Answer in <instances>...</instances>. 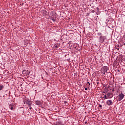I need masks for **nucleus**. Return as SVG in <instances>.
Wrapping results in <instances>:
<instances>
[{
    "instance_id": "obj_35",
    "label": "nucleus",
    "mask_w": 125,
    "mask_h": 125,
    "mask_svg": "<svg viewBox=\"0 0 125 125\" xmlns=\"http://www.w3.org/2000/svg\"><path fill=\"white\" fill-rule=\"evenodd\" d=\"M117 72H120V69H118Z\"/></svg>"
},
{
    "instance_id": "obj_17",
    "label": "nucleus",
    "mask_w": 125,
    "mask_h": 125,
    "mask_svg": "<svg viewBox=\"0 0 125 125\" xmlns=\"http://www.w3.org/2000/svg\"><path fill=\"white\" fill-rule=\"evenodd\" d=\"M97 36L101 37V36H103V35H102V33L99 32V33H97Z\"/></svg>"
},
{
    "instance_id": "obj_25",
    "label": "nucleus",
    "mask_w": 125,
    "mask_h": 125,
    "mask_svg": "<svg viewBox=\"0 0 125 125\" xmlns=\"http://www.w3.org/2000/svg\"><path fill=\"white\" fill-rule=\"evenodd\" d=\"M97 11H99V7H97L96 8Z\"/></svg>"
},
{
    "instance_id": "obj_21",
    "label": "nucleus",
    "mask_w": 125,
    "mask_h": 125,
    "mask_svg": "<svg viewBox=\"0 0 125 125\" xmlns=\"http://www.w3.org/2000/svg\"><path fill=\"white\" fill-rule=\"evenodd\" d=\"M99 107L101 108V109H102V105L99 104Z\"/></svg>"
},
{
    "instance_id": "obj_32",
    "label": "nucleus",
    "mask_w": 125,
    "mask_h": 125,
    "mask_svg": "<svg viewBox=\"0 0 125 125\" xmlns=\"http://www.w3.org/2000/svg\"><path fill=\"white\" fill-rule=\"evenodd\" d=\"M104 72L103 74L105 75V73H106V72Z\"/></svg>"
},
{
    "instance_id": "obj_18",
    "label": "nucleus",
    "mask_w": 125,
    "mask_h": 125,
    "mask_svg": "<svg viewBox=\"0 0 125 125\" xmlns=\"http://www.w3.org/2000/svg\"><path fill=\"white\" fill-rule=\"evenodd\" d=\"M54 47L55 49H57V48H58V45H54Z\"/></svg>"
},
{
    "instance_id": "obj_5",
    "label": "nucleus",
    "mask_w": 125,
    "mask_h": 125,
    "mask_svg": "<svg viewBox=\"0 0 125 125\" xmlns=\"http://www.w3.org/2000/svg\"><path fill=\"white\" fill-rule=\"evenodd\" d=\"M41 12L43 16H47V15H48V14H49L48 12H47V11H46V10H42Z\"/></svg>"
},
{
    "instance_id": "obj_44",
    "label": "nucleus",
    "mask_w": 125,
    "mask_h": 125,
    "mask_svg": "<svg viewBox=\"0 0 125 125\" xmlns=\"http://www.w3.org/2000/svg\"><path fill=\"white\" fill-rule=\"evenodd\" d=\"M78 51H80V50H78Z\"/></svg>"
},
{
    "instance_id": "obj_30",
    "label": "nucleus",
    "mask_w": 125,
    "mask_h": 125,
    "mask_svg": "<svg viewBox=\"0 0 125 125\" xmlns=\"http://www.w3.org/2000/svg\"><path fill=\"white\" fill-rule=\"evenodd\" d=\"M112 91V92H114V91H115V89H113Z\"/></svg>"
},
{
    "instance_id": "obj_23",
    "label": "nucleus",
    "mask_w": 125,
    "mask_h": 125,
    "mask_svg": "<svg viewBox=\"0 0 125 125\" xmlns=\"http://www.w3.org/2000/svg\"><path fill=\"white\" fill-rule=\"evenodd\" d=\"M88 89H89V87H90V85H88V86H87Z\"/></svg>"
},
{
    "instance_id": "obj_16",
    "label": "nucleus",
    "mask_w": 125,
    "mask_h": 125,
    "mask_svg": "<svg viewBox=\"0 0 125 125\" xmlns=\"http://www.w3.org/2000/svg\"><path fill=\"white\" fill-rule=\"evenodd\" d=\"M4 87V86H3V85H0V90H2Z\"/></svg>"
},
{
    "instance_id": "obj_3",
    "label": "nucleus",
    "mask_w": 125,
    "mask_h": 125,
    "mask_svg": "<svg viewBox=\"0 0 125 125\" xmlns=\"http://www.w3.org/2000/svg\"><path fill=\"white\" fill-rule=\"evenodd\" d=\"M106 40H107V37H106V36H105L103 35V36H100L99 38V42L101 43H103V42H105Z\"/></svg>"
},
{
    "instance_id": "obj_33",
    "label": "nucleus",
    "mask_w": 125,
    "mask_h": 125,
    "mask_svg": "<svg viewBox=\"0 0 125 125\" xmlns=\"http://www.w3.org/2000/svg\"><path fill=\"white\" fill-rule=\"evenodd\" d=\"M32 109V107L30 106L29 107V109L31 110Z\"/></svg>"
},
{
    "instance_id": "obj_7",
    "label": "nucleus",
    "mask_w": 125,
    "mask_h": 125,
    "mask_svg": "<svg viewBox=\"0 0 125 125\" xmlns=\"http://www.w3.org/2000/svg\"><path fill=\"white\" fill-rule=\"evenodd\" d=\"M106 104H107L108 106H112V105H113V102H112V100H107L106 101Z\"/></svg>"
},
{
    "instance_id": "obj_2",
    "label": "nucleus",
    "mask_w": 125,
    "mask_h": 125,
    "mask_svg": "<svg viewBox=\"0 0 125 125\" xmlns=\"http://www.w3.org/2000/svg\"><path fill=\"white\" fill-rule=\"evenodd\" d=\"M103 95H104V97H103L104 99L105 100V99H110L114 96V95L112 93H108V91H106L105 92V95L103 94Z\"/></svg>"
},
{
    "instance_id": "obj_26",
    "label": "nucleus",
    "mask_w": 125,
    "mask_h": 125,
    "mask_svg": "<svg viewBox=\"0 0 125 125\" xmlns=\"http://www.w3.org/2000/svg\"><path fill=\"white\" fill-rule=\"evenodd\" d=\"M124 40H125V35H124L123 37Z\"/></svg>"
},
{
    "instance_id": "obj_6",
    "label": "nucleus",
    "mask_w": 125,
    "mask_h": 125,
    "mask_svg": "<svg viewBox=\"0 0 125 125\" xmlns=\"http://www.w3.org/2000/svg\"><path fill=\"white\" fill-rule=\"evenodd\" d=\"M102 70L103 72H107V71L109 70V67H108V66H104L102 67Z\"/></svg>"
},
{
    "instance_id": "obj_24",
    "label": "nucleus",
    "mask_w": 125,
    "mask_h": 125,
    "mask_svg": "<svg viewBox=\"0 0 125 125\" xmlns=\"http://www.w3.org/2000/svg\"><path fill=\"white\" fill-rule=\"evenodd\" d=\"M84 88H85V90H87V89H88V88L86 87H84Z\"/></svg>"
},
{
    "instance_id": "obj_40",
    "label": "nucleus",
    "mask_w": 125,
    "mask_h": 125,
    "mask_svg": "<svg viewBox=\"0 0 125 125\" xmlns=\"http://www.w3.org/2000/svg\"><path fill=\"white\" fill-rule=\"evenodd\" d=\"M27 72H29V70L26 71Z\"/></svg>"
},
{
    "instance_id": "obj_13",
    "label": "nucleus",
    "mask_w": 125,
    "mask_h": 125,
    "mask_svg": "<svg viewBox=\"0 0 125 125\" xmlns=\"http://www.w3.org/2000/svg\"><path fill=\"white\" fill-rule=\"evenodd\" d=\"M61 39L62 40V41H65V40H66V38H65V35H62Z\"/></svg>"
},
{
    "instance_id": "obj_36",
    "label": "nucleus",
    "mask_w": 125,
    "mask_h": 125,
    "mask_svg": "<svg viewBox=\"0 0 125 125\" xmlns=\"http://www.w3.org/2000/svg\"><path fill=\"white\" fill-rule=\"evenodd\" d=\"M70 43H72L71 42H69V44H70Z\"/></svg>"
},
{
    "instance_id": "obj_14",
    "label": "nucleus",
    "mask_w": 125,
    "mask_h": 125,
    "mask_svg": "<svg viewBox=\"0 0 125 125\" xmlns=\"http://www.w3.org/2000/svg\"><path fill=\"white\" fill-rule=\"evenodd\" d=\"M121 58V59L123 61H124V62H125V56H122Z\"/></svg>"
},
{
    "instance_id": "obj_29",
    "label": "nucleus",
    "mask_w": 125,
    "mask_h": 125,
    "mask_svg": "<svg viewBox=\"0 0 125 125\" xmlns=\"http://www.w3.org/2000/svg\"><path fill=\"white\" fill-rule=\"evenodd\" d=\"M66 60H67V61H70V60H71V59H67Z\"/></svg>"
},
{
    "instance_id": "obj_31",
    "label": "nucleus",
    "mask_w": 125,
    "mask_h": 125,
    "mask_svg": "<svg viewBox=\"0 0 125 125\" xmlns=\"http://www.w3.org/2000/svg\"><path fill=\"white\" fill-rule=\"evenodd\" d=\"M116 49H118V50H119V49H120L118 47H116Z\"/></svg>"
},
{
    "instance_id": "obj_11",
    "label": "nucleus",
    "mask_w": 125,
    "mask_h": 125,
    "mask_svg": "<svg viewBox=\"0 0 125 125\" xmlns=\"http://www.w3.org/2000/svg\"><path fill=\"white\" fill-rule=\"evenodd\" d=\"M51 20H52L53 21H54V22H55V21H56V17H54L53 16H51L50 18Z\"/></svg>"
},
{
    "instance_id": "obj_27",
    "label": "nucleus",
    "mask_w": 125,
    "mask_h": 125,
    "mask_svg": "<svg viewBox=\"0 0 125 125\" xmlns=\"http://www.w3.org/2000/svg\"><path fill=\"white\" fill-rule=\"evenodd\" d=\"M87 83H88V85H90V83H89V82H87Z\"/></svg>"
},
{
    "instance_id": "obj_1",
    "label": "nucleus",
    "mask_w": 125,
    "mask_h": 125,
    "mask_svg": "<svg viewBox=\"0 0 125 125\" xmlns=\"http://www.w3.org/2000/svg\"><path fill=\"white\" fill-rule=\"evenodd\" d=\"M23 103L25 105H27L29 107L32 106V101L30 99L25 97L23 100Z\"/></svg>"
},
{
    "instance_id": "obj_37",
    "label": "nucleus",
    "mask_w": 125,
    "mask_h": 125,
    "mask_svg": "<svg viewBox=\"0 0 125 125\" xmlns=\"http://www.w3.org/2000/svg\"><path fill=\"white\" fill-rule=\"evenodd\" d=\"M91 7L92 8H94V6H92Z\"/></svg>"
},
{
    "instance_id": "obj_41",
    "label": "nucleus",
    "mask_w": 125,
    "mask_h": 125,
    "mask_svg": "<svg viewBox=\"0 0 125 125\" xmlns=\"http://www.w3.org/2000/svg\"><path fill=\"white\" fill-rule=\"evenodd\" d=\"M124 45H125V43H124Z\"/></svg>"
},
{
    "instance_id": "obj_10",
    "label": "nucleus",
    "mask_w": 125,
    "mask_h": 125,
    "mask_svg": "<svg viewBox=\"0 0 125 125\" xmlns=\"http://www.w3.org/2000/svg\"><path fill=\"white\" fill-rule=\"evenodd\" d=\"M35 103L36 105H38L39 106H41V105H42V102H41V101H36Z\"/></svg>"
},
{
    "instance_id": "obj_39",
    "label": "nucleus",
    "mask_w": 125,
    "mask_h": 125,
    "mask_svg": "<svg viewBox=\"0 0 125 125\" xmlns=\"http://www.w3.org/2000/svg\"><path fill=\"white\" fill-rule=\"evenodd\" d=\"M104 86H106V85H104Z\"/></svg>"
},
{
    "instance_id": "obj_38",
    "label": "nucleus",
    "mask_w": 125,
    "mask_h": 125,
    "mask_svg": "<svg viewBox=\"0 0 125 125\" xmlns=\"http://www.w3.org/2000/svg\"><path fill=\"white\" fill-rule=\"evenodd\" d=\"M113 66H115V64L113 63Z\"/></svg>"
},
{
    "instance_id": "obj_8",
    "label": "nucleus",
    "mask_w": 125,
    "mask_h": 125,
    "mask_svg": "<svg viewBox=\"0 0 125 125\" xmlns=\"http://www.w3.org/2000/svg\"><path fill=\"white\" fill-rule=\"evenodd\" d=\"M80 47V46L78 43H75L73 44V48H75L76 50H79V48Z\"/></svg>"
},
{
    "instance_id": "obj_22",
    "label": "nucleus",
    "mask_w": 125,
    "mask_h": 125,
    "mask_svg": "<svg viewBox=\"0 0 125 125\" xmlns=\"http://www.w3.org/2000/svg\"><path fill=\"white\" fill-rule=\"evenodd\" d=\"M91 12H92V13H94V12H95V10H93L91 11Z\"/></svg>"
},
{
    "instance_id": "obj_9",
    "label": "nucleus",
    "mask_w": 125,
    "mask_h": 125,
    "mask_svg": "<svg viewBox=\"0 0 125 125\" xmlns=\"http://www.w3.org/2000/svg\"><path fill=\"white\" fill-rule=\"evenodd\" d=\"M9 108L10 109V110H14L15 109V106L14 104H11L9 105Z\"/></svg>"
},
{
    "instance_id": "obj_43",
    "label": "nucleus",
    "mask_w": 125,
    "mask_h": 125,
    "mask_svg": "<svg viewBox=\"0 0 125 125\" xmlns=\"http://www.w3.org/2000/svg\"><path fill=\"white\" fill-rule=\"evenodd\" d=\"M101 98H102V97H101Z\"/></svg>"
},
{
    "instance_id": "obj_34",
    "label": "nucleus",
    "mask_w": 125,
    "mask_h": 125,
    "mask_svg": "<svg viewBox=\"0 0 125 125\" xmlns=\"http://www.w3.org/2000/svg\"><path fill=\"white\" fill-rule=\"evenodd\" d=\"M103 93H105L106 94V92H105V91L103 92Z\"/></svg>"
},
{
    "instance_id": "obj_12",
    "label": "nucleus",
    "mask_w": 125,
    "mask_h": 125,
    "mask_svg": "<svg viewBox=\"0 0 125 125\" xmlns=\"http://www.w3.org/2000/svg\"><path fill=\"white\" fill-rule=\"evenodd\" d=\"M57 125H61L63 123H62V121H60V120H58L57 122H56Z\"/></svg>"
},
{
    "instance_id": "obj_15",
    "label": "nucleus",
    "mask_w": 125,
    "mask_h": 125,
    "mask_svg": "<svg viewBox=\"0 0 125 125\" xmlns=\"http://www.w3.org/2000/svg\"><path fill=\"white\" fill-rule=\"evenodd\" d=\"M22 74H24V75H27V70H23L22 71Z\"/></svg>"
},
{
    "instance_id": "obj_4",
    "label": "nucleus",
    "mask_w": 125,
    "mask_h": 125,
    "mask_svg": "<svg viewBox=\"0 0 125 125\" xmlns=\"http://www.w3.org/2000/svg\"><path fill=\"white\" fill-rule=\"evenodd\" d=\"M118 101H121V100H123V99H124V97H125V95L123 94V93H121L118 96Z\"/></svg>"
},
{
    "instance_id": "obj_19",
    "label": "nucleus",
    "mask_w": 125,
    "mask_h": 125,
    "mask_svg": "<svg viewBox=\"0 0 125 125\" xmlns=\"http://www.w3.org/2000/svg\"><path fill=\"white\" fill-rule=\"evenodd\" d=\"M97 13V15H99V14H100V11H98Z\"/></svg>"
},
{
    "instance_id": "obj_20",
    "label": "nucleus",
    "mask_w": 125,
    "mask_h": 125,
    "mask_svg": "<svg viewBox=\"0 0 125 125\" xmlns=\"http://www.w3.org/2000/svg\"><path fill=\"white\" fill-rule=\"evenodd\" d=\"M30 73H31V71L27 72L26 75H30Z\"/></svg>"
},
{
    "instance_id": "obj_28",
    "label": "nucleus",
    "mask_w": 125,
    "mask_h": 125,
    "mask_svg": "<svg viewBox=\"0 0 125 125\" xmlns=\"http://www.w3.org/2000/svg\"><path fill=\"white\" fill-rule=\"evenodd\" d=\"M64 104H67V101H64Z\"/></svg>"
},
{
    "instance_id": "obj_42",
    "label": "nucleus",
    "mask_w": 125,
    "mask_h": 125,
    "mask_svg": "<svg viewBox=\"0 0 125 125\" xmlns=\"http://www.w3.org/2000/svg\"><path fill=\"white\" fill-rule=\"evenodd\" d=\"M86 123H87L86 122H85V124H86Z\"/></svg>"
}]
</instances>
